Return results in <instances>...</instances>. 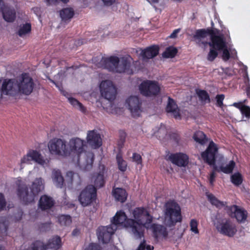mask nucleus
<instances>
[{"instance_id": "1", "label": "nucleus", "mask_w": 250, "mask_h": 250, "mask_svg": "<svg viewBox=\"0 0 250 250\" xmlns=\"http://www.w3.org/2000/svg\"><path fill=\"white\" fill-rule=\"evenodd\" d=\"M67 145L69 156L76 155L77 164L83 170L88 171L91 169L94 161V154L91 152H85V142L79 138L70 139Z\"/></svg>"}, {"instance_id": "2", "label": "nucleus", "mask_w": 250, "mask_h": 250, "mask_svg": "<svg viewBox=\"0 0 250 250\" xmlns=\"http://www.w3.org/2000/svg\"><path fill=\"white\" fill-rule=\"evenodd\" d=\"M134 219H129L125 224L129 227L136 239L144 237V228H148L152 222V216L144 208H136L132 212Z\"/></svg>"}, {"instance_id": "3", "label": "nucleus", "mask_w": 250, "mask_h": 250, "mask_svg": "<svg viewBox=\"0 0 250 250\" xmlns=\"http://www.w3.org/2000/svg\"><path fill=\"white\" fill-rule=\"evenodd\" d=\"M132 61V58L129 55H126L120 59L116 56L103 57L96 65L98 67L104 68L111 72L126 73L130 75L133 74V71L130 68Z\"/></svg>"}, {"instance_id": "4", "label": "nucleus", "mask_w": 250, "mask_h": 250, "mask_svg": "<svg viewBox=\"0 0 250 250\" xmlns=\"http://www.w3.org/2000/svg\"><path fill=\"white\" fill-rule=\"evenodd\" d=\"M17 185V195L24 204L33 202L36 196L43 190L44 187L43 180L42 178H37L34 180L31 185L30 192L26 185L21 180H18Z\"/></svg>"}, {"instance_id": "5", "label": "nucleus", "mask_w": 250, "mask_h": 250, "mask_svg": "<svg viewBox=\"0 0 250 250\" xmlns=\"http://www.w3.org/2000/svg\"><path fill=\"white\" fill-rule=\"evenodd\" d=\"M207 196L210 203L217 208H222L224 207L229 216L235 219L238 223L244 224L247 221L248 212L243 207L235 205L227 206L226 202L218 200L212 194H207Z\"/></svg>"}, {"instance_id": "6", "label": "nucleus", "mask_w": 250, "mask_h": 250, "mask_svg": "<svg viewBox=\"0 0 250 250\" xmlns=\"http://www.w3.org/2000/svg\"><path fill=\"white\" fill-rule=\"evenodd\" d=\"M164 223L168 227L174 226L177 223L182 221L181 208L174 201H169L165 204Z\"/></svg>"}, {"instance_id": "7", "label": "nucleus", "mask_w": 250, "mask_h": 250, "mask_svg": "<svg viewBox=\"0 0 250 250\" xmlns=\"http://www.w3.org/2000/svg\"><path fill=\"white\" fill-rule=\"evenodd\" d=\"M212 222L217 231L222 235L232 237L237 231L236 225L229 218L217 215Z\"/></svg>"}, {"instance_id": "8", "label": "nucleus", "mask_w": 250, "mask_h": 250, "mask_svg": "<svg viewBox=\"0 0 250 250\" xmlns=\"http://www.w3.org/2000/svg\"><path fill=\"white\" fill-rule=\"evenodd\" d=\"M218 151L217 145L212 141H210L206 150L202 152L201 157L203 160L210 166H212L213 171L210 173L209 181L212 184L215 177V171H218L217 166L215 164V157Z\"/></svg>"}, {"instance_id": "9", "label": "nucleus", "mask_w": 250, "mask_h": 250, "mask_svg": "<svg viewBox=\"0 0 250 250\" xmlns=\"http://www.w3.org/2000/svg\"><path fill=\"white\" fill-rule=\"evenodd\" d=\"M19 94L30 95L35 87L33 79L28 73H23L17 79Z\"/></svg>"}, {"instance_id": "10", "label": "nucleus", "mask_w": 250, "mask_h": 250, "mask_svg": "<svg viewBox=\"0 0 250 250\" xmlns=\"http://www.w3.org/2000/svg\"><path fill=\"white\" fill-rule=\"evenodd\" d=\"M48 147L50 152L53 155L62 157L69 156L67 142L64 140L54 138L49 141Z\"/></svg>"}, {"instance_id": "11", "label": "nucleus", "mask_w": 250, "mask_h": 250, "mask_svg": "<svg viewBox=\"0 0 250 250\" xmlns=\"http://www.w3.org/2000/svg\"><path fill=\"white\" fill-rule=\"evenodd\" d=\"M97 197L96 188L92 186H87L79 196V201L83 207H86L95 201Z\"/></svg>"}, {"instance_id": "12", "label": "nucleus", "mask_w": 250, "mask_h": 250, "mask_svg": "<svg viewBox=\"0 0 250 250\" xmlns=\"http://www.w3.org/2000/svg\"><path fill=\"white\" fill-rule=\"evenodd\" d=\"M139 90L142 95L151 97L158 94L160 87L157 82L146 80L141 83Z\"/></svg>"}, {"instance_id": "13", "label": "nucleus", "mask_w": 250, "mask_h": 250, "mask_svg": "<svg viewBox=\"0 0 250 250\" xmlns=\"http://www.w3.org/2000/svg\"><path fill=\"white\" fill-rule=\"evenodd\" d=\"M100 89L102 97L108 101L115 99L116 95V89L112 82L109 80L102 81L100 85Z\"/></svg>"}, {"instance_id": "14", "label": "nucleus", "mask_w": 250, "mask_h": 250, "mask_svg": "<svg viewBox=\"0 0 250 250\" xmlns=\"http://www.w3.org/2000/svg\"><path fill=\"white\" fill-rule=\"evenodd\" d=\"M117 229V226L114 224L106 227H99L97 229V235L99 241L103 244H107L109 242L111 236L114 233Z\"/></svg>"}, {"instance_id": "15", "label": "nucleus", "mask_w": 250, "mask_h": 250, "mask_svg": "<svg viewBox=\"0 0 250 250\" xmlns=\"http://www.w3.org/2000/svg\"><path fill=\"white\" fill-rule=\"evenodd\" d=\"M125 103L132 116L138 117L140 116L142 112V102L138 96H130L126 100Z\"/></svg>"}, {"instance_id": "16", "label": "nucleus", "mask_w": 250, "mask_h": 250, "mask_svg": "<svg viewBox=\"0 0 250 250\" xmlns=\"http://www.w3.org/2000/svg\"><path fill=\"white\" fill-rule=\"evenodd\" d=\"M32 161H34L42 166L46 164V161L39 152L36 150H30L21 159V168H22L21 166L23 164H30Z\"/></svg>"}, {"instance_id": "17", "label": "nucleus", "mask_w": 250, "mask_h": 250, "mask_svg": "<svg viewBox=\"0 0 250 250\" xmlns=\"http://www.w3.org/2000/svg\"><path fill=\"white\" fill-rule=\"evenodd\" d=\"M1 93L15 96L19 94L17 80H5L1 87Z\"/></svg>"}, {"instance_id": "18", "label": "nucleus", "mask_w": 250, "mask_h": 250, "mask_svg": "<svg viewBox=\"0 0 250 250\" xmlns=\"http://www.w3.org/2000/svg\"><path fill=\"white\" fill-rule=\"evenodd\" d=\"M86 140L88 144L94 148H98L102 145L101 136L95 130L88 131L87 134Z\"/></svg>"}, {"instance_id": "19", "label": "nucleus", "mask_w": 250, "mask_h": 250, "mask_svg": "<svg viewBox=\"0 0 250 250\" xmlns=\"http://www.w3.org/2000/svg\"><path fill=\"white\" fill-rule=\"evenodd\" d=\"M139 51H140V55L142 57V60L147 61L153 58L158 54L159 47L157 45H151L145 49L140 48L139 50H136V53H138Z\"/></svg>"}, {"instance_id": "20", "label": "nucleus", "mask_w": 250, "mask_h": 250, "mask_svg": "<svg viewBox=\"0 0 250 250\" xmlns=\"http://www.w3.org/2000/svg\"><path fill=\"white\" fill-rule=\"evenodd\" d=\"M167 159L179 167H185L188 163V157L182 153L170 154Z\"/></svg>"}, {"instance_id": "21", "label": "nucleus", "mask_w": 250, "mask_h": 250, "mask_svg": "<svg viewBox=\"0 0 250 250\" xmlns=\"http://www.w3.org/2000/svg\"><path fill=\"white\" fill-rule=\"evenodd\" d=\"M208 44L210 47L219 51L223 50L227 46V43L223 35H212L211 42H208Z\"/></svg>"}, {"instance_id": "22", "label": "nucleus", "mask_w": 250, "mask_h": 250, "mask_svg": "<svg viewBox=\"0 0 250 250\" xmlns=\"http://www.w3.org/2000/svg\"><path fill=\"white\" fill-rule=\"evenodd\" d=\"M129 219L127 218V216L122 210L117 211L111 220V224L110 225H115L118 228L119 226H124L125 228H129V227L125 226L127 221Z\"/></svg>"}, {"instance_id": "23", "label": "nucleus", "mask_w": 250, "mask_h": 250, "mask_svg": "<svg viewBox=\"0 0 250 250\" xmlns=\"http://www.w3.org/2000/svg\"><path fill=\"white\" fill-rule=\"evenodd\" d=\"M208 35V33L205 29H198L196 31L195 34L193 35V40L199 46L202 44L206 46L208 42L206 40V38Z\"/></svg>"}, {"instance_id": "24", "label": "nucleus", "mask_w": 250, "mask_h": 250, "mask_svg": "<svg viewBox=\"0 0 250 250\" xmlns=\"http://www.w3.org/2000/svg\"><path fill=\"white\" fill-rule=\"evenodd\" d=\"M153 235L156 239L166 237L168 233L167 229L163 225L153 224L151 225Z\"/></svg>"}, {"instance_id": "25", "label": "nucleus", "mask_w": 250, "mask_h": 250, "mask_svg": "<svg viewBox=\"0 0 250 250\" xmlns=\"http://www.w3.org/2000/svg\"><path fill=\"white\" fill-rule=\"evenodd\" d=\"M54 204L53 198L46 195L41 197L39 202V207L42 210L50 209Z\"/></svg>"}, {"instance_id": "26", "label": "nucleus", "mask_w": 250, "mask_h": 250, "mask_svg": "<svg viewBox=\"0 0 250 250\" xmlns=\"http://www.w3.org/2000/svg\"><path fill=\"white\" fill-rule=\"evenodd\" d=\"M167 112L172 113L175 119H180V115L179 110L175 101L170 97H168V103L166 108Z\"/></svg>"}, {"instance_id": "27", "label": "nucleus", "mask_w": 250, "mask_h": 250, "mask_svg": "<svg viewBox=\"0 0 250 250\" xmlns=\"http://www.w3.org/2000/svg\"><path fill=\"white\" fill-rule=\"evenodd\" d=\"M232 105L240 110L242 116L243 121H246L250 118V106L243 104V103H234Z\"/></svg>"}, {"instance_id": "28", "label": "nucleus", "mask_w": 250, "mask_h": 250, "mask_svg": "<svg viewBox=\"0 0 250 250\" xmlns=\"http://www.w3.org/2000/svg\"><path fill=\"white\" fill-rule=\"evenodd\" d=\"M52 178L56 187L62 188L64 183V179L60 170L55 169L53 170Z\"/></svg>"}, {"instance_id": "29", "label": "nucleus", "mask_w": 250, "mask_h": 250, "mask_svg": "<svg viewBox=\"0 0 250 250\" xmlns=\"http://www.w3.org/2000/svg\"><path fill=\"white\" fill-rule=\"evenodd\" d=\"M3 19L7 22H13L16 18V12L13 8L4 7L2 10Z\"/></svg>"}, {"instance_id": "30", "label": "nucleus", "mask_w": 250, "mask_h": 250, "mask_svg": "<svg viewBox=\"0 0 250 250\" xmlns=\"http://www.w3.org/2000/svg\"><path fill=\"white\" fill-rule=\"evenodd\" d=\"M113 195L116 200L121 203L125 202L127 197L126 191L121 188H116L114 189L113 191Z\"/></svg>"}, {"instance_id": "31", "label": "nucleus", "mask_w": 250, "mask_h": 250, "mask_svg": "<svg viewBox=\"0 0 250 250\" xmlns=\"http://www.w3.org/2000/svg\"><path fill=\"white\" fill-rule=\"evenodd\" d=\"M60 15L62 21L67 22L69 21L73 18L74 12L72 8H66L61 10L60 12Z\"/></svg>"}, {"instance_id": "32", "label": "nucleus", "mask_w": 250, "mask_h": 250, "mask_svg": "<svg viewBox=\"0 0 250 250\" xmlns=\"http://www.w3.org/2000/svg\"><path fill=\"white\" fill-rule=\"evenodd\" d=\"M66 179L72 185H79L81 184V178L79 175L72 171H68L66 173Z\"/></svg>"}, {"instance_id": "33", "label": "nucleus", "mask_w": 250, "mask_h": 250, "mask_svg": "<svg viewBox=\"0 0 250 250\" xmlns=\"http://www.w3.org/2000/svg\"><path fill=\"white\" fill-rule=\"evenodd\" d=\"M193 138L195 141L201 145L205 144L208 141L206 135L201 131H196L194 134Z\"/></svg>"}, {"instance_id": "34", "label": "nucleus", "mask_w": 250, "mask_h": 250, "mask_svg": "<svg viewBox=\"0 0 250 250\" xmlns=\"http://www.w3.org/2000/svg\"><path fill=\"white\" fill-rule=\"evenodd\" d=\"M196 94L200 100L204 104L210 103V98L208 92L204 90L197 89Z\"/></svg>"}, {"instance_id": "35", "label": "nucleus", "mask_w": 250, "mask_h": 250, "mask_svg": "<svg viewBox=\"0 0 250 250\" xmlns=\"http://www.w3.org/2000/svg\"><path fill=\"white\" fill-rule=\"evenodd\" d=\"M61 240L60 237L55 236L50 239L46 245L47 249H54L57 250L61 246Z\"/></svg>"}, {"instance_id": "36", "label": "nucleus", "mask_w": 250, "mask_h": 250, "mask_svg": "<svg viewBox=\"0 0 250 250\" xmlns=\"http://www.w3.org/2000/svg\"><path fill=\"white\" fill-rule=\"evenodd\" d=\"M21 246V250H47V246L41 241H36L31 245V249H23Z\"/></svg>"}, {"instance_id": "37", "label": "nucleus", "mask_w": 250, "mask_h": 250, "mask_svg": "<svg viewBox=\"0 0 250 250\" xmlns=\"http://www.w3.org/2000/svg\"><path fill=\"white\" fill-rule=\"evenodd\" d=\"M177 52L178 50L176 47L172 46H169L163 52L162 56L165 58H172L176 56Z\"/></svg>"}, {"instance_id": "38", "label": "nucleus", "mask_w": 250, "mask_h": 250, "mask_svg": "<svg viewBox=\"0 0 250 250\" xmlns=\"http://www.w3.org/2000/svg\"><path fill=\"white\" fill-rule=\"evenodd\" d=\"M8 221L5 217H0V235L2 236L7 234Z\"/></svg>"}, {"instance_id": "39", "label": "nucleus", "mask_w": 250, "mask_h": 250, "mask_svg": "<svg viewBox=\"0 0 250 250\" xmlns=\"http://www.w3.org/2000/svg\"><path fill=\"white\" fill-rule=\"evenodd\" d=\"M235 166V163L233 161H230L229 163L226 165L225 167H223L222 166H220L219 167V170L226 174L231 173Z\"/></svg>"}, {"instance_id": "40", "label": "nucleus", "mask_w": 250, "mask_h": 250, "mask_svg": "<svg viewBox=\"0 0 250 250\" xmlns=\"http://www.w3.org/2000/svg\"><path fill=\"white\" fill-rule=\"evenodd\" d=\"M68 101L71 105H72L75 108L79 109L82 112L84 113L86 111L85 108L76 99L72 97H69L68 98Z\"/></svg>"}, {"instance_id": "41", "label": "nucleus", "mask_w": 250, "mask_h": 250, "mask_svg": "<svg viewBox=\"0 0 250 250\" xmlns=\"http://www.w3.org/2000/svg\"><path fill=\"white\" fill-rule=\"evenodd\" d=\"M116 160L119 170L122 172L125 171L126 170L127 163L120 154L117 155Z\"/></svg>"}, {"instance_id": "42", "label": "nucleus", "mask_w": 250, "mask_h": 250, "mask_svg": "<svg viewBox=\"0 0 250 250\" xmlns=\"http://www.w3.org/2000/svg\"><path fill=\"white\" fill-rule=\"evenodd\" d=\"M104 184V172H100L94 179V185L96 188H101Z\"/></svg>"}, {"instance_id": "43", "label": "nucleus", "mask_w": 250, "mask_h": 250, "mask_svg": "<svg viewBox=\"0 0 250 250\" xmlns=\"http://www.w3.org/2000/svg\"><path fill=\"white\" fill-rule=\"evenodd\" d=\"M230 179L231 182L236 186H239L243 182L242 175L238 172L232 174Z\"/></svg>"}, {"instance_id": "44", "label": "nucleus", "mask_w": 250, "mask_h": 250, "mask_svg": "<svg viewBox=\"0 0 250 250\" xmlns=\"http://www.w3.org/2000/svg\"><path fill=\"white\" fill-rule=\"evenodd\" d=\"M58 221L62 226H67L71 224V218L69 215H62L59 217Z\"/></svg>"}, {"instance_id": "45", "label": "nucleus", "mask_w": 250, "mask_h": 250, "mask_svg": "<svg viewBox=\"0 0 250 250\" xmlns=\"http://www.w3.org/2000/svg\"><path fill=\"white\" fill-rule=\"evenodd\" d=\"M31 26L30 23H26L21 26L18 31V35L20 37L30 32Z\"/></svg>"}, {"instance_id": "46", "label": "nucleus", "mask_w": 250, "mask_h": 250, "mask_svg": "<svg viewBox=\"0 0 250 250\" xmlns=\"http://www.w3.org/2000/svg\"><path fill=\"white\" fill-rule=\"evenodd\" d=\"M218 53L217 50L211 47L210 50L207 55V59L209 62L213 61L217 57Z\"/></svg>"}, {"instance_id": "47", "label": "nucleus", "mask_w": 250, "mask_h": 250, "mask_svg": "<svg viewBox=\"0 0 250 250\" xmlns=\"http://www.w3.org/2000/svg\"><path fill=\"white\" fill-rule=\"evenodd\" d=\"M154 247L148 244L146 240H143L139 244L136 250H153Z\"/></svg>"}, {"instance_id": "48", "label": "nucleus", "mask_w": 250, "mask_h": 250, "mask_svg": "<svg viewBox=\"0 0 250 250\" xmlns=\"http://www.w3.org/2000/svg\"><path fill=\"white\" fill-rule=\"evenodd\" d=\"M197 226V221L195 219H191L190 222V230L195 234H198L199 233Z\"/></svg>"}, {"instance_id": "49", "label": "nucleus", "mask_w": 250, "mask_h": 250, "mask_svg": "<svg viewBox=\"0 0 250 250\" xmlns=\"http://www.w3.org/2000/svg\"><path fill=\"white\" fill-rule=\"evenodd\" d=\"M132 161L137 165H142V159L141 156L137 153H134L132 155Z\"/></svg>"}, {"instance_id": "50", "label": "nucleus", "mask_w": 250, "mask_h": 250, "mask_svg": "<svg viewBox=\"0 0 250 250\" xmlns=\"http://www.w3.org/2000/svg\"><path fill=\"white\" fill-rule=\"evenodd\" d=\"M126 138V133L124 131H120V138L118 141V145L122 147L123 146Z\"/></svg>"}, {"instance_id": "51", "label": "nucleus", "mask_w": 250, "mask_h": 250, "mask_svg": "<svg viewBox=\"0 0 250 250\" xmlns=\"http://www.w3.org/2000/svg\"><path fill=\"white\" fill-rule=\"evenodd\" d=\"M222 50L223 51L222 56V59L224 61L226 62L230 58V54L228 49H227V46Z\"/></svg>"}, {"instance_id": "52", "label": "nucleus", "mask_w": 250, "mask_h": 250, "mask_svg": "<svg viewBox=\"0 0 250 250\" xmlns=\"http://www.w3.org/2000/svg\"><path fill=\"white\" fill-rule=\"evenodd\" d=\"M6 202L3 194L0 193V211L3 210L6 207Z\"/></svg>"}, {"instance_id": "53", "label": "nucleus", "mask_w": 250, "mask_h": 250, "mask_svg": "<svg viewBox=\"0 0 250 250\" xmlns=\"http://www.w3.org/2000/svg\"><path fill=\"white\" fill-rule=\"evenodd\" d=\"M225 96L223 94L217 95L216 97L217 105L221 107L223 105V102Z\"/></svg>"}, {"instance_id": "54", "label": "nucleus", "mask_w": 250, "mask_h": 250, "mask_svg": "<svg viewBox=\"0 0 250 250\" xmlns=\"http://www.w3.org/2000/svg\"><path fill=\"white\" fill-rule=\"evenodd\" d=\"M85 250H101V248L96 244L91 243Z\"/></svg>"}, {"instance_id": "55", "label": "nucleus", "mask_w": 250, "mask_h": 250, "mask_svg": "<svg viewBox=\"0 0 250 250\" xmlns=\"http://www.w3.org/2000/svg\"><path fill=\"white\" fill-rule=\"evenodd\" d=\"M180 29H175L173 32L169 35V37L170 38L174 39L177 37V34L180 32Z\"/></svg>"}, {"instance_id": "56", "label": "nucleus", "mask_w": 250, "mask_h": 250, "mask_svg": "<svg viewBox=\"0 0 250 250\" xmlns=\"http://www.w3.org/2000/svg\"><path fill=\"white\" fill-rule=\"evenodd\" d=\"M104 4L106 6H110L114 3L116 0H102Z\"/></svg>"}, {"instance_id": "57", "label": "nucleus", "mask_w": 250, "mask_h": 250, "mask_svg": "<svg viewBox=\"0 0 250 250\" xmlns=\"http://www.w3.org/2000/svg\"><path fill=\"white\" fill-rule=\"evenodd\" d=\"M45 1L47 5H52L56 4L59 0H46Z\"/></svg>"}, {"instance_id": "58", "label": "nucleus", "mask_w": 250, "mask_h": 250, "mask_svg": "<svg viewBox=\"0 0 250 250\" xmlns=\"http://www.w3.org/2000/svg\"><path fill=\"white\" fill-rule=\"evenodd\" d=\"M79 233V230L78 229H74L73 230V231H72V235L73 236H76V235H77Z\"/></svg>"}, {"instance_id": "59", "label": "nucleus", "mask_w": 250, "mask_h": 250, "mask_svg": "<svg viewBox=\"0 0 250 250\" xmlns=\"http://www.w3.org/2000/svg\"><path fill=\"white\" fill-rule=\"evenodd\" d=\"M4 2L2 0H0V11H2L3 9L4 8Z\"/></svg>"}, {"instance_id": "60", "label": "nucleus", "mask_w": 250, "mask_h": 250, "mask_svg": "<svg viewBox=\"0 0 250 250\" xmlns=\"http://www.w3.org/2000/svg\"><path fill=\"white\" fill-rule=\"evenodd\" d=\"M52 83H53L58 88L61 90V88L62 87L61 85H59L58 83H56L54 81H51Z\"/></svg>"}, {"instance_id": "61", "label": "nucleus", "mask_w": 250, "mask_h": 250, "mask_svg": "<svg viewBox=\"0 0 250 250\" xmlns=\"http://www.w3.org/2000/svg\"><path fill=\"white\" fill-rule=\"evenodd\" d=\"M147 1L150 3H157L159 2V0H147Z\"/></svg>"}, {"instance_id": "62", "label": "nucleus", "mask_w": 250, "mask_h": 250, "mask_svg": "<svg viewBox=\"0 0 250 250\" xmlns=\"http://www.w3.org/2000/svg\"><path fill=\"white\" fill-rule=\"evenodd\" d=\"M182 234L181 233V234H179V235L177 236V237H175V238H174V240H175V241H177L178 239H181V237H182Z\"/></svg>"}, {"instance_id": "63", "label": "nucleus", "mask_w": 250, "mask_h": 250, "mask_svg": "<svg viewBox=\"0 0 250 250\" xmlns=\"http://www.w3.org/2000/svg\"><path fill=\"white\" fill-rule=\"evenodd\" d=\"M248 95H249L250 93V85H248L247 88Z\"/></svg>"}, {"instance_id": "64", "label": "nucleus", "mask_w": 250, "mask_h": 250, "mask_svg": "<svg viewBox=\"0 0 250 250\" xmlns=\"http://www.w3.org/2000/svg\"><path fill=\"white\" fill-rule=\"evenodd\" d=\"M83 43V42L82 41H80V40H79L78 41V44H82Z\"/></svg>"}]
</instances>
